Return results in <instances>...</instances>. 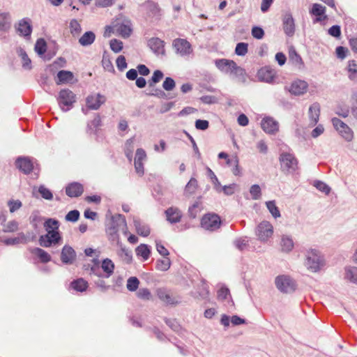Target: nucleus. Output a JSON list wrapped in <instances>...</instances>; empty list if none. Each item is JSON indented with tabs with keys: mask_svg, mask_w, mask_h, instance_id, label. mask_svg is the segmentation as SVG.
<instances>
[{
	"mask_svg": "<svg viewBox=\"0 0 357 357\" xmlns=\"http://www.w3.org/2000/svg\"><path fill=\"white\" fill-rule=\"evenodd\" d=\"M176 86L175 81L169 77L165 78L162 84V87L165 91H170L174 89Z\"/></svg>",
	"mask_w": 357,
	"mask_h": 357,
	"instance_id": "nucleus-62",
	"label": "nucleus"
},
{
	"mask_svg": "<svg viewBox=\"0 0 357 357\" xmlns=\"http://www.w3.org/2000/svg\"><path fill=\"white\" fill-rule=\"evenodd\" d=\"M266 205L269 212L275 218L280 217V212L274 200L266 202Z\"/></svg>",
	"mask_w": 357,
	"mask_h": 357,
	"instance_id": "nucleus-45",
	"label": "nucleus"
},
{
	"mask_svg": "<svg viewBox=\"0 0 357 357\" xmlns=\"http://www.w3.org/2000/svg\"><path fill=\"white\" fill-rule=\"evenodd\" d=\"M17 31L24 37L31 36L32 26L29 19L24 18L19 22Z\"/></svg>",
	"mask_w": 357,
	"mask_h": 357,
	"instance_id": "nucleus-25",
	"label": "nucleus"
},
{
	"mask_svg": "<svg viewBox=\"0 0 357 357\" xmlns=\"http://www.w3.org/2000/svg\"><path fill=\"white\" fill-rule=\"evenodd\" d=\"M250 193L252 196V199H259L261 195V190L259 185H252L250 188Z\"/></svg>",
	"mask_w": 357,
	"mask_h": 357,
	"instance_id": "nucleus-58",
	"label": "nucleus"
},
{
	"mask_svg": "<svg viewBox=\"0 0 357 357\" xmlns=\"http://www.w3.org/2000/svg\"><path fill=\"white\" fill-rule=\"evenodd\" d=\"M88 283L82 278L73 280L70 282V287L77 291L82 292L86 289Z\"/></svg>",
	"mask_w": 357,
	"mask_h": 357,
	"instance_id": "nucleus-38",
	"label": "nucleus"
},
{
	"mask_svg": "<svg viewBox=\"0 0 357 357\" xmlns=\"http://www.w3.org/2000/svg\"><path fill=\"white\" fill-rule=\"evenodd\" d=\"M197 181L195 178H191L185 188V193L188 195H192L197 189Z\"/></svg>",
	"mask_w": 357,
	"mask_h": 357,
	"instance_id": "nucleus-43",
	"label": "nucleus"
},
{
	"mask_svg": "<svg viewBox=\"0 0 357 357\" xmlns=\"http://www.w3.org/2000/svg\"><path fill=\"white\" fill-rule=\"evenodd\" d=\"M109 46L114 52L119 53L123 50V44L122 41L114 38L110 40Z\"/></svg>",
	"mask_w": 357,
	"mask_h": 357,
	"instance_id": "nucleus-52",
	"label": "nucleus"
},
{
	"mask_svg": "<svg viewBox=\"0 0 357 357\" xmlns=\"http://www.w3.org/2000/svg\"><path fill=\"white\" fill-rule=\"evenodd\" d=\"M348 73L349 78L351 81H355L357 79V63L354 60H351L348 62Z\"/></svg>",
	"mask_w": 357,
	"mask_h": 357,
	"instance_id": "nucleus-40",
	"label": "nucleus"
},
{
	"mask_svg": "<svg viewBox=\"0 0 357 357\" xmlns=\"http://www.w3.org/2000/svg\"><path fill=\"white\" fill-rule=\"evenodd\" d=\"M133 223L136 229V231L139 235L146 237L150 234L149 227L142 222L139 218H135L133 219Z\"/></svg>",
	"mask_w": 357,
	"mask_h": 357,
	"instance_id": "nucleus-27",
	"label": "nucleus"
},
{
	"mask_svg": "<svg viewBox=\"0 0 357 357\" xmlns=\"http://www.w3.org/2000/svg\"><path fill=\"white\" fill-rule=\"evenodd\" d=\"M148 96H155L159 98L163 99H169V98L167 96L166 93L160 89H154L153 88L152 91L147 93Z\"/></svg>",
	"mask_w": 357,
	"mask_h": 357,
	"instance_id": "nucleus-61",
	"label": "nucleus"
},
{
	"mask_svg": "<svg viewBox=\"0 0 357 357\" xmlns=\"http://www.w3.org/2000/svg\"><path fill=\"white\" fill-rule=\"evenodd\" d=\"M79 218V212L77 210H72L69 211L66 215V220L68 222H75L78 220Z\"/></svg>",
	"mask_w": 357,
	"mask_h": 357,
	"instance_id": "nucleus-63",
	"label": "nucleus"
},
{
	"mask_svg": "<svg viewBox=\"0 0 357 357\" xmlns=\"http://www.w3.org/2000/svg\"><path fill=\"white\" fill-rule=\"evenodd\" d=\"M294 241L291 237L283 235L281 238L280 245L282 251L284 252H289L294 248Z\"/></svg>",
	"mask_w": 357,
	"mask_h": 357,
	"instance_id": "nucleus-34",
	"label": "nucleus"
},
{
	"mask_svg": "<svg viewBox=\"0 0 357 357\" xmlns=\"http://www.w3.org/2000/svg\"><path fill=\"white\" fill-rule=\"evenodd\" d=\"M146 7L148 11L153 15H158L160 13V8L158 3L153 1H146Z\"/></svg>",
	"mask_w": 357,
	"mask_h": 357,
	"instance_id": "nucleus-47",
	"label": "nucleus"
},
{
	"mask_svg": "<svg viewBox=\"0 0 357 357\" xmlns=\"http://www.w3.org/2000/svg\"><path fill=\"white\" fill-rule=\"evenodd\" d=\"M308 88V84L305 81L296 80L291 83L289 91L295 96H301L304 94Z\"/></svg>",
	"mask_w": 357,
	"mask_h": 357,
	"instance_id": "nucleus-19",
	"label": "nucleus"
},
{
	"mask_svg": "<svg viewBox=\"0 0 357 357\" xmlns=\"http://www.w3.org/2000/svg\"><path fill=\"white\" fill-rule=\"evenodd\" d=\"M137 256L142 257L144 261H146L151 255V248L146 244H140L135 249Z\"/></svg>",
	"mask_w": 357,
	"mask_h": 357,
	"instance_id": "nucleus-33",
	"label": "nucleus"
},
{
	"mask_svg": "<svg viewBox=\"0 0 357 357\" xmlns=\"http://www.w3.org/2000/svg\"><path fill=\"white\" fill-rule=\"evenodd\" d=\"M29 241L27 236L23 233L20 232L14 238H7L2 241L6 245H15L17 244H26Z\"/></svg>",
	"mask_w": 357,
	"mask_h": 357,
	"instance_id": "nucleus-23",
	"label": "nucleus"
},
{
	"mask_svg": "<svg viewBox=\"0 0 357 357\" xmlns=\"http://www.w3.org/2000/svg\"><path fill=\"white\" fill-rule=\"evenodd\" d=\"M117 30L119 34L124 38H128L131 35L132 31L130 25L126 24H121Z\"/></svg>",
	"mask_w": 357,
	"mask_h": 357,
	"instance_id": "nucleus-48",
	"label": "nucleus"
},
{
	"mask_svg": "<svg viewBox=\"0 0 357 357\" xmlns=\"http://www.w3.org/2000/svg\"><path fill=\"white\" fill-rule=\"evenodd\" d=\"M148 45L151 50L157 54H165L164 41L158 38H152L149 40Z\"/></svg>",
	"mask_w": 357,
	"mask_h": 357,
	"instance_id": "nucleus-22",
	"label": "nucleus"
},
{
	"mask_svg": "<svg viewBox=\"0 0 357 357\" xmlns=\"http://www.w3.org/2000/svg\"><path fill=\"white\" fill-rule=\"evenodd\" d=\"M332 123L335 129L346 141L351 142L353 139L354 132L349 126L336 117L332 119Z\"/></svg>",
	"mask_w": 357,
	"mask_h": 357,
	"instance_id": "nucleus-7",
	"label": "nucleus"
},
{
	"mask_svg": "<svg viewBox=\"0 0 357 357\" xmlns=\"http://www.w3.org/2000/svg\"><path fill=\"white\" fill-rule=\"evenodd\" d=\"M146 153L143 149H137L135 153L134 165L137 174L142 176L144 174V162L146 160Z\"/></svg>",
	"mask_w": 357,
	"mask_h": 357,
	"instance_id": "nucleus-11",
	"label": "nucleus"
},
{
	"mask_svg": "<svg viewBox=\"0 0 357 357\" xmlns=\"http://www.w3.org/2000/svg\"><path fill=\"white\" fill-rule=\"evenodd\" d=\"M57 101L61 109L68 112L73 107L76 102V95L70 89H62L59 93Z\"/></svg>",
	"mask_w": 357,
	"mask_h": 357,
	"instance_id": "nucleus-4",
	"label": "nucleus"
},
{
	"mask_svg": "<svg viewBox=\"0 0 357 357\" xmlns=\"http://www.w3.org/2000/svg\"><path fill=\"white\" fill-rule=\"evenodd\" d=\"M273 233V227L268 221H263L259 223L256 229V235L258 239L262 242H266L271 237Z\"/></svg>",
	"mask_w": 357,
	"mask_h": 357,
	"instance_id": "nucleus-8",
	"label": "nucleus"
},
{
	"mask_svg": "<svg viewBox=\"0 0 357 357\" xmlns=\"http://www.w3.org/2000/svg\"><path fill=\"white\" fill-rule=\"evenodd\" d=\"M3 226V232L4 233H13L15 232L19 229V222L15 220H10L1 225Z\"/></svg>",
	"mask_w": 357,
	"mask_h": 357,
	"instance_id": "nucleus-39",
	"label": "nucleus"
},
{
	"mask_svg": "<svg viewBox=\"0 0 357 357\" xmlns=\"http://www.w3.org/2000/svg\"><path fill=\"white\" fill-rule=\"evenodd\" d=\"M45 235H48L49 238L52 241V242H53L54 245L59 243L61 240V236L59 230L48 231Z\"/></svg>",
	"mask_w": 357,
	"mask_h": 357,
	"instance_id": "nucleus-60",
	"label": "nucleus"
},
{
	"mask_svg": "<svg viewBox=\"0 0 357 357\" xmlns=\"http://www.w3.org/2000/svg\"><path fill=\"white\" fill-rule=\"evenodd\" d=\"M262 130L267 134L274 135L279 130V123L273 117H264L261 121Z\"/></svg>",
	"mask_w": 357,
	"mask_h": 357,
	"instance_id": "nucleus-12",
	"label": "nucleus"
},
{
	"mask_svg": "<svg viewBox=\"0 0 357 357\" xmlns=\"http://www.w3.org/2000/svg\"><path fill=\"white\" fill-rule=\"evenodd\" d=\"M314 186L320 192H324L325 195H328L331 192V188L325 183L321 181H315Z\"/></svg>",
	"mask_w": 357,
	"mask_h": 357,
	"instance_id": "nucleus-55",
	"label": "nucleus"
},
{
	"mask_svg": "<svg viewBox=\"0 0 357 357\" xmlns=\"http://www.w3.org/2000/svg\"><path fill=\"white\" fill-rule=\"evenodd\" d=\"M344 278L357 284V267L348 266L344 268Z\"/></svg>",
	"mask_w": 357,
	"mask_h": 357,
	"instance_id": "nucleus-29",
	"label": "nucleus"
},
{
	"mask_svg": "<svg viewBox=\"0 0 357 357\" xmlns=\"http://www.w3.org/2000/svg\"><path fill=\"white\" fill-rule=\"evenodd\" d=\"M163 73L160 70H156L153 72V74L151 77V79L149 80V86L153 87L155 84L159 82L160 79L163 77Z\"/></svg>",
	"mask_w": 357,
	"mask_h": 357,
	"instance_id": "nucleus-50",
	"label": "nucleus"
},
{
	"mask_svg": "<svg viewBox=\"0 0 357 357\" xmlns=\"http://www.w3.org/2000/svg\"><path fill=\"white\" fill-rule=\"evenodd\" d=\"M259 79L267 83H271L275 77L273 70L264 68L261 69L258 73Z\"/></svg>",
	"mask_w": 357,
	"mask_h": 357,
	"instance_id": "nucleus-31",
	"label": "nucleus"
},
{
	"mask_svg": "<svg viewBox=\"0 0 357 357\" xmlns=\"http://www.w3.org/2000/svg\"><path fill=\"white\" fill-rule=\"evenodd\" d=\"M175 52L182 57L189 56L193 52L191 44L183 38H176L172 42Z\"/></svg>",
	"mask_w": 357,
	"mask_h": 357,
	"instance_id": "nucleus-6",
	"label": "nucleus"
},
{
	"mask_svg": "<svg viewBox=\"0 0 357 357\" xmlns=\"http://www.w3.org/2000/svg\"><path fill=\"white\" fill-rule=\"evenodd\" d=\"M70 33L73 36L79 35L81 33L82 27L77 20H72L70 22Z\"/></svg>",
	"mask_w": 357,
	"mask_h": 357,
	"instance_id": "nucleus-53",
	"label": "nucleus"
},
{
	"mask_svg": "<svg viewBox=\"0 0 357 357\" xmlns=\"http://www.w3.org/2000/svg\"><path fill=\"white\" fill-rule=\"evenodd\" d=\"M139 284V280L136 277H130L127 280L126 287L130 291H136Z\"/></svg>",
	"mask_w": 357,
	"mask_h": 357,
	"instance_id": "nucleus-49",
	"label": "nucleus"
},
{
	"mask_svg": "<svg viewBox=\"0 0 357 357\" xmlns=\"http://www.w3.org/2000/svg\"><path fill=\"white\" fill-rule=\"evenodd\" d=\"M10 26V15L8 12L0 13V31H6Z\"/></svg>",
	"mask_w": 357,
	"mask_h": 357,
	"instance_id": "nucleus-36",
	"label": "nucleus"
},
{
	"mask_svg": "<svg viewBox=\"0 0 357 357\" xmlns=\"http://www.w3.org/2000/svg\"><path fill=\"white\" fill-rule=\"evenodd\" d=\"M76 259V252L70 245H64L61 253V260L64 264H72Z\"/></svg>",
	"mask_w": 357,
	"mask_h": 357,
	"instance_id": "nucleus-18",
	"label": "nucleus"
},
{
	"mask_svg": "<svg viewBox=\"0 0 357 357\" xmlns=\"http://www.w3.org/2000/svg\"><path fill=\"white\" fill-rule=\"evenodd\" d=\"M171 266V261L169 257H164L163 259H160L157 260L156 262V268L161 271H167Z\"/></svg>",
	"mask_w": 357,
	"mask_h": 357,
	"instance_id": "nucleus-41",
	"label": "nucleus"
},
{
	"mask_svg": "<svg viewBox=\"0 0 357 357\" xmlns=\"http://www.w3.org/2000/svg\"><path fill=\"white\" fill-rule=\"evenodd\" d=\"M279 161L281 171L284 174H294L298 169V161L293 153H282Z\"/></svg>",
	"mask_w": 357,
	"mask_h": 357,
	"instance_id": "nucleus-3",
	"label": "nucleus"
},
{
	"mask_svg": "<svg viewBox=\"0 0 357 357\" xmlns=\"http://www.w3.org/2000/svg\"><path fill=\"white\" fill-rule=\"evenodd\" d=\"M119 230L127 234V223L124 215L116 214L112 216L109 225L107 228L109 239L114 241L118 238L117 233Z\"/></svg>",
	"mask_w": 357,
	"mask_h": 357,
	"instance_id": "nucleus-2",
	"label": "nucleus"
},
{
	"mask_svg": "<svg viewBox=\"0 0 357 357\" xmlns=\"http://www.w3.org/2000/svg\"><path fill=\"white\" fill-rule=\"evenodd\" d=\"M282 26L285 34L289 37L294 36L295 33L294 20L291 13H286L282 19Z\"/></svg>",
	"mask_w": 357,
	"mask_h": 357,
	"instance_id": "nucleus-16",
	"label": "nucleus"
},
{
	"mask_svg": "<svg viewBox=\"0 0 357 357\" xmlns=\"http://www.w3.org/2000/svg\"><path fill=\"white\" fill-rule=\"evenodd\" d=\"M44 227L47 232H48V231L59 230V222L53 218H48L44 222Z\"/></svg>",
	"mask_w": 357,
	"mask_h": 357,
	"instance_id": "nucleus-42",
	"label": "nucleus"
},
{
	"mask_svg": "<svg viewBox=\"0 0 357 357\" xmlns=\"http://www.w3.org/2000/svg\"><path fill=\"white\" fill-rule=\"evenodd\" d=\"M215 64L218 70L227 75H229L233 72V69L236 66V63L235 61L226 59H216L215 61Z\"/></svg>",
	"mask_w": 357,
	"mask_h": 357,
	"instance_id": "nucleus-15",
	"label": "nucleus"
},
{
	"mask_svg": "<svg viewBox=\"0 0 357 357\" xmlns=\"http://www.w3.org/2000/svg\"><path fill=\"white\" fill-rule=\"evenodd\" d=\"M31 252L36 255L42 263H47L51 261V256L45 250L40 248H32Z\"/></svg>",
	"mask_w": 357,
	"mask_h": 357,
	"instance_id": "nucleus-35",
	"label": "nucleus"
},
{
	"mask_svg": "<svg viewBox=\"0 0 357 357\" xmlns=\"http://www.w3.org/2000/svg\"><path fill=\"white\" fill-rule=\"evenodd\" d=\"M248 51V44L246 43H237L235 48V53L238 56H245Z\"/></svg>",
	"mask_w": 357,
	"mask_h": 357,
	"instance_id": "nucleus-51",
	"label": "nucleus"
},
{
	"mask_svg": "<svg viewBox=\"0 0 357 357\" xmlns=\"http://www.w3.org/2000/svg\"><path fill=\"white\" fill-rule=\"evenodd\" d=\"M35 51L39 54L43 55L47 50V43L43 38H39L37 40L35 44Z\"/></svg>",
	"mask_w": 357,
	"mask_h": 357,
	"instance_id": "nucleus-44",
	"label": "nucleus"
},
{
	"mask_svg": "<svg viewBox=\"0 0 357 357\" xmlns=\"http://www.w3.org/2000/svg\"><path fill=\"white\" fill-rule=\"evenodd\" d=\"M320 115V106L317 102L313 103L309 108V116L310 119V124L315 126L319 121Z\"/></svg>",
	"mask_w": 357,
	"mask_h": 357,
	"instance_id": "nucleus-26",
	"label": "nucleus"
},
{
	"mask_svg": "<svg viewBox=\"0 0 357 357\" xmlns=\"http://www.w3.org/2000/svg\"><path fill=\"white\" fill-rule=\"evenodd\" d=\"M326 8L325 6L319 3H313L312 8L310 10V13L312 15H314L316 17L314 19L313 22L317 23L327 19L326 15Z\"/></svg>",
	"mask_w": 357,
	"mask_h": 357,
	"instance_id": "nucleus-14",
	"label": "nucleus"
},
{
	"mask_svg": "<svg viewBox=\"0 0 357 357\" xmlns=\"http://www.w3.org/2000/svg\"><path fill=\"white\" fill-rule=\"evenodd\" d=\"M304 265L310 271L317 273L324 266V257L318 250L309 248L305 252Z\"/></svg>",
	"mask_w": 357,
	"mask_h": 357,
	"instance_id": "nucleus-1",
	"label": "nucleus"
},
{
	"mask_svg": "<svg viewBox=\"0 0 357 357\" xmlns=\"http://www.w3.org/2000/svg\"><path fill=\"white\" fill-rule=\"evenodd\" d=\"M8 206L9 207V211L13 213L22 207V203L19 199H10L8 202Z\"/></svg>",
	"mask_w": 357,
	"mask_h": 357,
	"instance_id": "nucleus-57",
	"label": "nucleus"
},
{
	"mask_svg": "<svg viewBox=\"0 0 357 357\" xmlns=\"http://www.w3.org/2000/svg\"><path fill=\"white\" fill-rule=\"evenodd\" d=\"M156 292L159 299L167 305H176L179 303V298L173 296L167 289L159 288L157 289Z\"/></svg>",
	"mask_w": 357,
	"mask_h": 357,
	"instance_id": "nucleus-13",
	"label": "nucleus"
},
{
	"mask_svg": "<svg viewBox=\"0 0 357 357\" xmlns=\"http://www.w3.org/2000/svg\"><path fill=\"white\" fill-rule=\"evenodd\" d=\"M167 220L171 224L179 222L182 218L181 211L176 207H169L165 211Z\"/></svg>",
	"mask_w": 357,
	"mask_h": 357,
	"instance_id": "nucleus-20",
	"label": "nucleus"
},
{
	"mask_svg": "<svg viewBox=\"0 0 357 357\" xmlns=\"http://www.w3.org/2000/svg\"><path fill=\"white\" fill-rule=\"evenodd\" d=\"M83 185L77 182L71 183L66 188V193L70 197H79L83 193Z\"/></svg>",
	"mask_w": 357,
	"mask_h": 357,
	"instance_id": "nucleus-21",
	"label": "nucleus"
},
{
	"mask_svg": "<svg viewBox=\"0 0 357 357\" xmlns=\"http://www.w3.org/2000/svg\"><path fill=\"white\" fill-rule=\"evenodd\" d=\"M17 52L19 56L22 58V67L26 69H31V59L29 58L26 52L23 49L20 48Z\"/></svg>",
	"mask_w": 357,
	"mask_h": 357,
	"instance_id": "nucleus-46",
	"label": "nucleus"
},
{
	"mask_svg": "<svg viewBox=\"0 0 357 357\" xmlns=\"http://www.w3.org/2000/svg\"><path fill=\"white\" fill-rule=\"evenodd\" d=\"M96 40V34L89 31L85 32L79 39V43L83 47H87L92 45Z\"/></svg>",
	"mask_w": 357,
	"mask_h": 357,
	"instance_id": "nucleus-30",
	"label": "nucleus"
},
{
	"mask_svg": "<svg viewBox=\"0 0 357 357\" xmlns=\"http://www.w3.org/2000/svg\"><path fill=\"white\" fill-rule=\"evenodd\" d=\"M201 224L205 229L215 231L220 228L221 220L216 214H207L202 218Z\"/></svg>",
	"mask_w": 357,
	"mask_h": 357,
	"instance_id": "nucleus-9",
	"label": "nucleus"
},
{
	"mask_svg": "<svg viewBox=\"0 0 357 357\" xmlns=\"http://www.w3.org/2000/svg\"><path fill=\"white\" fill-rule=\"evenodd\" d=\"M16 167L24 174H29L33 168V162L28 157H18L15 161Z\"/></svg>",
	"mask_w": 357,
	"mask_h": 357,
	"instance_id": "nucleus-17",
	"label": "nucleus"
},
{
	"mask_svg": "<svg viewBox=\"0 0 357 357\" xmlns=\"http://www.w3.org/2000/svg\"><path fill=\"white\" fill-rule=\"evenodd\" d=\"M58 81H56L57 84H63V83H70L72 82L74 75L73 73L68 70H60L57 73Z\"/></svg>",
	"mask_w": 357,
	"mask_h": 357,
	"instance_id": "nucleus-32",
	"label": "nucleus"
},
{
	"mask_svg": "<svg viewBox=\"0 0 357 357\" xmlns=\"http://www.w3.org/2000/svg\"><path fill=\"white\" fill-rule=\"evenodd\" d=\"M118 255L126 264L131 263L132 260V255L131 250L121 245L120 250L118 251Z\"/></svg>",
	"mask_w": 357,
	"mask_h": 357,
	"instance_id": "nucleus-37",
	"label": "nucleus"
},
{
	"mask_svg": "<svg viewBox=\"0 0 357 357\" xmlns=\"http://www.w3.org/2000/svg\"><path fill=\"white\" fill-rule=\"evenodd\" d=\"M114 264L110 259L106 258L103 259L101 264V268L105 273L103 277L106 278H109L114 273Z\"/></svg>",
	"mask_w": 357,
	"mask_h": 357,
	"instance_id": "nucleus-28",
	"label": "nucleus"
},
{
	"mask_svg": "<svg viewBox=\"0 0 357 357\" xmlns=\"http://www.w3.org/2000/svg\"><path fill=\"white\" fill-rule=\"evenodd\" d=\"M275 284L277 289L284 294H289L294 291L296 283L294 280L288 275H281L276 277Z\"/></svg>",
	"mask_w": 357,
	"mask_h": 357,
	"instance_id": "nucleus-5",
	"label": "nucleus"
},
{
	"mask_svg": "<svg viewBox=\"0 0 357 357\" xmlns=\"http://www.w3.org/2000/svg\"><path fill=\"white\" fill-rule=\"evenodd\" d=\"M137 296L139 298L149 301L151 298V294L149 289L141 288L138 290Z\"/></svg>",
	"mask_w": 357,
	"mask_h": 357,
	"instance_id": "nucleus-59",
	"label": "nucleus"
},
{
	"mask_svg": "<svg viewBox=\"0 0 357 357\" xmlns=\"http://www.w3.org/2000/svg\"><path fill=\"white\" fill-rule=\"evenodd\" d=\"M207 171H208V175L210 177V178L214 185V188L215 189V190L217 192H220L221 184L219 182L217 176H215L214 172L209 167H207Z\"/></svg>",
	"mask_w": 357,
	"mask_h": 357,
	"instance_id": "nucleus-54",
	"label": "nucleus"
},
{
	"mask_svg": "<svg viewBox=\"0 0 357 357\" xmlns=\"http://www.w3.org/2000/svg\"><path fill=\"white\" fill-rule=\"evenodd\" d=\"M38 192L40 194L41 197L47 200H52L53 199L52 192L44 185H40L38 188Z\"/></svg>",
	"mask_w": 357,
	"mask_h": 357,
	"instance_id": "nucleus-56",
	"label": "nucleus"
},
{
	"mask_svg": "<svg viewBox=\"0 0 357 357\" xmlns=\"http://www.w3.org/2000/svg\"><path fill=\"white\" fill-rule=\"evenodd\" d=\"M38 242L40 246L44 248H50L54 245L53 242L49 238L48 235H41L39 237Z\"/></svg>",
	"mask_w": 357,
	"mask_h": 357,
	"instance_id": "nucleus-64",
	"label": "nucleus"
},
{
	"mask_svg": "<svg viewBox=\"0 0 357 357\" xmlns=\"http://www.w3.org/2000/svg\"><path fill=\"white\" fill-rule=\"evenodd\" d=\"M106 97L100 93H93L86 98V104L89 109L97 110L106 102Z\"/></svg>",
	"mask_w": 357,
	"mask_h": 357,
	"instance_id": "nucleus-10",
	"label": "nucleus"
},
{
	"mask_svg": "<svg viewBox=\"0 0 357 357\" xmlns=\"http://www.w3.org/2000/svg\"><path fill=\"white\" fill-rule=\"evenodd\" d=\"M229 75L233 79H235L240 83H245L247 79L245 70L237 64L233 69V72H231Z\"/></svg>",
	"mask_w": 357,
	"mask_h": 357,
	"instance_id": "nucleus-24",
	"label": "nucleus"
}]
</instances>
